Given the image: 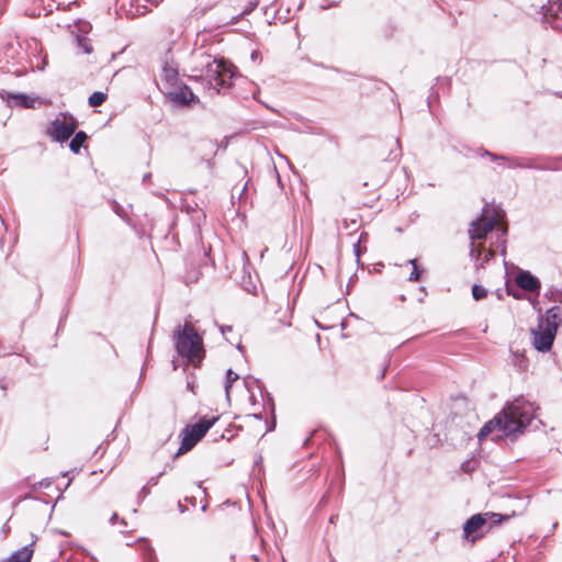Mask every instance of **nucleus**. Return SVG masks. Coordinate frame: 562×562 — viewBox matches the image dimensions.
Masks as SVG:
<instances>
[{
    "instance_id": "9b49d317",
    "label": "nucleus",
    "mask_w": 562,
    "mask_h": 562,
    "mask_svg": "<svg viewBox=\"0 0 562 562\" xmlns=\"http://www.w3.org/2000/svg\"><path fill=\"white\" fill-rule=\"evenodd\" d=\"M485 516L483 513L475 514L465 521L463 526L464 537L471 542H474L482 536L475 533L485 527Z\"/></svg>"
},
{
    "instance_id": "ddd939ff",
    "label": "nucleus",
    "mask_w": 562,
    "mask_h": 562,
    "mask_svg": "<svg viewBox=\"0 0 562 562\" xmlns=\"http://www.w3.org/2000/svg\"><path fill=\"white\" fill-rule=\"evenodd\" d=\"M515 281L520 289L527 292H538L541 288L539 279L529 271H519Z\"/></svg>"
},
{
    "instance_id": "bb28decb",
    "label": "nucleus",
    "mask_w": 562,
    "mask_h": 562,
    "mask_svg": "<svg viewBox=\"0 0 562 562\" xmlns=\"http://www.w3.org/2000/svg\"><path fill=\"white\" fill-rule=\"evenodd\" d=\"M482 247L481 246H475L474 241L471 240V247H470V256L475 259L476 261H479L480 259V256H481V252H482Z\"/></svg>"
},
{
    "instance_id": "f03ea898",
    "label": "nucleus",
    "mask_w": 562,
    "mask_h": 562,
    "mask_svg": "<svg viewBox=\"0 0 562 562\" xmlns=\"http://www.w3.org/2000/svg\"><path fill=\"white\" fill-rule=\"evenodd\" d=\"M535 405L524 398L507 404L506 407L495 415L491 420L486 422L477 434L480 441L488 435L497 430L499 434L497 439L505 437H515L521 434L524 429L535 418Z\"/></svg>"
},
{
    "instance_id": "473e14b6",
    "label": "nucleus",
    "mask_w": 562,
    "mask_h": 562,
    "mask_svg": "<svg viewBox=\"0 0 562 562\" xmlns=\"http://www.w3.org/2000/svg\"><path fill=\"white\" fill-rule=\"evenodd\" d=\"M162 474H164V473L161 472V473H159V475L150 477V479L148 480V482H147V484H146V485H147V486H154V485H157V484H158V479H159V476H161Z\"/></svg>"
},
{
    "instance_id": "c756f323",
    "label": "nucleus",
    "mask_w": 562,
    "mask_h": 562,
    "mask_svg": "<svg viewBox=\"0 0 562 562\" xmlns=\"http://www.w3.org/2000/svg\"><path fill=\"white\" fill-rule=\"evenodd\" d=\"M144 546L146 547L145 552H144V559L147 562H151L155 558L154 549L148 543H145Z\"/></svg>"
},
{
    "instance_id": "412c9836",
    "label": "nucleus",
    "mask_w": 562,
    "mask_h": 562,
    "mask_svg": "<svg viewBox=\"0 0 562 562\" xmlns=\"http://www.w3.org/2000/svg\"><path fill=\"white\" fill-rule=\"evenodd\" d=\"M108 98V94L102 92V91H95L93 92L89 99H88V104L91 106V108H97V106H100L102 105L105 100Z\"/></svg>"
},
{
    "instance_id": "e433bc0d",
    "label": "nucleus",
    "mask_w": 562,
    "mask_h": 562,
    "mask_svg": "<svg viewBox=\"0 0 562 562\" xmlns=\"http://www.w3.org/2000/svg\"><path fill=\"white\" fill-rule=\"evenodd\" d=\"M119 520V515L116 513H113L110 518V524L114 525Z\"/></svg>"
},
{
    "instance_id": "2eb2a0df",
    "label": "nucleus",
    "mask_w": 562,
    "mask_h": 562,
    "mask_svg": "<svg viewBox=\"0 0 562 562\" xmlns=\"http://www.w3.org/2000/svg\"><path fill=\"white\" fill-rule=\"evenodd\" d=\"M8 105L11 108L35 109L36 98H32L24 93H5Z\"/></svg>"
},
{
    "instance_id": "7ed1b4c3",
    "label": "nucleus",
    "mask_w": 562,
    "mask_h": 562,
    "mask_svg": "<svg viewBox=\"0 0 562 562\" xmlns=\"http://www.w3.org/2000/svg\"><path fill=\"white\" fill-rule=\"evenodd\" d=\"M235 75L232 64L207 55L199 78L211 94H226L233 86Z\"/></svg>"
},
{
    "instance_id": "a878e982",
    "label": "nucleus",
    "mask_w": 562,
    "mask_h": 562,
    "mask_svg": "<svg viewBox=\"0 0 562 562\" xmlns=\"http://www.w3.org/2000/svg\"><path fill=\"white\" fill-rule=\"evenodd\" d=\"M532 169L557 171L560 170L561 168L557 165L555 161H549L548 164L544 165L536 164V167H533Z\"/></svg>"
},
{
    "instance_id": "ea45409f",
    "label": "nucleus",
    "mask_w": 562,
    "mask_h": 562,
    "mask_svg": "<svg viewBox=\"0 0 562 562\" xmlns=\"http://www.w3.org/2000/svg\"><path fill=\"white\" fill-rule=\"evenodd\" d=\"M178 507H179L180 513H184L187 509L180 502L178 504Z\"/></svg>"
},
{
    "instance_id": "4468645a",
    "label": "nucleus",
    "mask_w": 562,
    "mask_h": 562,
    "mask_svg": "<svg viewBox=\"0 0 562 562\" xmlns=\"http://www.w3.org/2000/svg\"><path fill=\"white\" fill-rule=\"evenodd\" d=\"M218 417H202L200 420L193 425H187L184 427V431H190L198 440H201L207 430L217 422Z\"/></svg>"
},
{
    "instance_id": "dca6fc26",
    "label": "nucleus",
    "mask_w": 562,
    "mask_h": 562,
    "mask_svg": "<svg viewBox=\"0 0 562 562\" xmlns=\"http://www.w3.org/2000/svg\"><path fill=\"white\" fill-rule=\"evenodd\" d=\"M561 316H562V310L560 306L554 305L550 307L546 315H540L538 318V324L542 325L546 328H550V326H553L555 331L558 330V326L561 323Z\"/></svg>"
},
{
    "instance_id": "4c0bfd02",
    "label": "nucleus",
    "mask_w": 562,
    "mask_h": 562,
    "mask_svg": "<svg viewBox=\"0 0 562 562\" xmlns=\"http://www.w3.org/2000/svg\"><path fill=\"white\" fill-rule=\"evenodd\" d=\"M260 54L258 50H254L250 55L251 60L256 61L259 58Z\"/></svg>"
},
{
    "instance_id": "20e7f679",
    "label": "nucleus",
    "mask_w": 562,
    "mask_h": 562,
    "mask_svg": "<svg viewBox=\"0 0 562 562\" xmlns=\"http://www.w3.org/2000/svg\"><path fill=\"white\" fill-rule=\"evenodd\" d=\"M173 339L178 355L188 363L198 366L202 361L203 339L191 324L186 323L182 329L176 330Z\"/></svg>"
},
{
    "instance_id": "79ce46f5",
    "label": "nucleus",
    "mask_w": 562,
    "mask_h": 562,
    "mask_svg": "<svg viewBox=\"0 0 562 562\" xmlns=\"http://www.w3.org/2000/svg\"><path fill=\"white\" fill-rule=\"evenodd\" d=\"M497 296H498V299H502L503 294H502L501 290L497 291Z\"/></svg>"
},
{
    "instance_id": "f8f14e48",
    "label": "nucleus",
    "mask_w": 562,
    "mask_h": 562,
    "mask_svg": "<svg viewBox=\"0 0 562 562\" xmlns=\"http://www.w3.org/2000/svg\"><path fill=\"white\" fill-rule=\"evenodd\" d=\"M543 16L552 29L562 30V0L552 2Z\"/></svg>"
},
{
    "instance_id": "09e8293b",
    "label": "nucleus",
    "mask_w": 562,
    "mask_h": 562,
    "mask_svg": "<svg viewBox=\"0 0 562 562\" xmlns=\"http://www.w3.org/2000/svg\"><path fill=\"white\" fill-rule=\"evenodd\" d=\"M385 374V369H383L382 373H381V376L380 378H383Z\"/></svg>"
},
{
    "instance_id": "f257e3e1",
    "label": "nucleus",
    "mask_w": 562,
    "mask_h": 562,
    "mask_svg": "<svg viewBox=\"0 0 562 562\" xmlns=\"http://www.w3.org/2000/svg\"><path fill=\"white\" fill-rule=\"evenodd\" d=\"M535 405L524 398L507 404L506 407L495 415L491 420L486 422L477 434L480 441L488 435L497 430L499 434L497 439L505 437H515L521 434L524 429L535 418Z\"/></svg>"
},
{
    "instance_id": "58836bf2",
    "label": "nucleus",
    "mask_w": 562,
    "mask_h": 562,
    "mask_svg": "<svg viewBox=\"0 0 562 562\" xmlns=\"http://www.w3.org/2000/svg\"><path fill=\"white\" fill-rule=\"evenodd\" d=\"M151 179V173H145L144 177H143V182H148L149 180Z\"/></svg>"
},
{
    "instance_id": "423d86ee",
    "label": "nucleus",
    "mask_w": 562,
    "mask_h": 562,
    "mask_svg": "<svg viewBox=\"0 0 562 562\" xmlns=\"http://www.w3.org/2000/svg\"><path fill=\"white\" fill-rule=\"evenodd\" d=\"M160 80L162 83V92L182 83L179 78V65L175 61L170 49H168L162 57Z\"/></svg>"
},
{
    "instance_id": "b1692460",
    "label": "nucleus",
    "mask_w": 562,
    "mask_h": 562,
    "mask_svg": "<svg viewBox=\"0 0 562 562\" xmlns=\"http://www.w3.org/2000/svg\"><path fill=\"white\" fill-rule=\"evenodd\" d=\"M487 290L480 284H474L472 286V296L475 301L485 299L487 296Z\"/></svg>"
},
{
    "instance_id": "7c9ffc66",
    "label": "nucleus",
    "mask_w": 562,
    "mask_h": 562,
    "mask_svg": "<svg viewBox=\"0 0 562 562\" xmlns=\"http://www.w3.org/2000/svg\"><path fill=\"white\" fill-rule=\"evenodd\" d=\"M498 233H499L498 240L504 245L506 243L505 236L507 235V227L506 226L499 227Z\"/></svg>"
},
{
    "instance_id": "a18cd8bd",
    "label": "nucleus",
    "mask_w": 562,
    "mask_h": 562,
    "mask_svg": "<svg viewBox=\"0 0 562 562\" xmlns=\"http://www.w3.org/2000/svg\"><path fill=\"white\" fill-rule=\"evenodd\" d=\"M462 467H463L464 471H468L467 469H469V465H465V463H462Z\"/></svg>"
},
{
    "instance_id": "a19ab883",
    "label": "nucleus",
    "mask_w": 562,
    "mask_h": 562,
    "mask_svg": "<svg viewBox=\"0 0 562 562\" xmlns=\"http://www.w3.org/2000/svg\"><path fill=\"white\" fill-rule=\"evenodd\" d=\"M186 499H187V501H190V504H192V505H194V503H195V499H194V498H188V497H187Z\"/></svg>"
},
{
    "instance_id": "5701e85b",
    "label": "nucleus",
    "mask_w": 562,
    "mask_h": 562,
    "mask_svg": "<svg viewBox=\"0 0 562 562\" xmlns=\"http://www.w3.org/2000/svg\"><path fill=\"white\" fill-rule=\"evenodd\" d=\"M408 265H412L413 269L408 277V281L411 282H417L420 280L422 271L418 268L417 260L416 259H409L407 261Z\"/></svg>"
},
{
    "instance_id": "0eeeda50",
    "label": "nucleus",
    "mask_w": 562,
    "mask_h": 562,
    "mask_svg": "<svg viewBox=\"0 0 562 562\" xmlns=\"http://www.w3.org/2000/svg\"><path fill=\"white\" fill-rule=\"evenodd\" d=\"M77 128V120L72 115L64 114L56 117L47 128L48 135L56 142H64L70 138Z\"/></svg>"
},
{
    "instance_id": "f3484780",
    "label": "nucleus",
    "mask_w": 562,
    "mask_h": 562,
    "mask_svg": "<svg viewBox=\"0 0 562 562\" xmlns=\"http://www.w3.org/2000/svg\"><path fill=\"white\" fill-rule=\"evenodd\" d=\"M32 544H27L13 552L9 558L1 560L0 562H31L33 557Z\"/></svg>"
},
{
    "instance_id": "9d476101",
    "label": "nucleus",
    "mask_w": 562,
    "mask_h": 562,
    "mask_svg": "<svg viewBox=\"0 0 562 562\" xmlns=\"http://www.w3.org/2000/svg\"><path fill=\"white\" fill-rule=\"evenodd\" d=\"M482 155L488 156L492 160H505L508 162L509 168L532 169L533 167H536L535 158H519L514 156L496 155L488 150H483Z\"/></svg>"
},
{
    "instance_id": "aec40b11",
    "label": "nucleus",
    "mask_w": 562,
    "mask_h": 562,
    "mask_svg": "<svg viewBox=\"0 0 562 562\" xmlns=\"http://www.w3.org/2000/svg\"><path fill=\"white\" fill-rule=\"evenodd\" d=\"M88 136L85 132L79 131L75 134L72 139L70 140L69 148L74 154H78L83 145V143L87 140Z\"/></svg>"
},
{
    "instance_id": "6e6552de",
    "label": "nucleus",
    "mask_w": 562,
    "mask_h": 562,
    "mask_svg": "<svg viewBox=\"0 0 562 562\" xmlns=\"http://www.w3.org/2000/svg\"><path fill=\"white\" fill-rule=\"evenodd\" d=\"M555 335L557 333L553 326L546 328L543 324H538L537 328L531 329L532 346L539 352H548L553 346Z\"/></svg>"
},
{
    "instance_id": "3c124183",
    "label": "nucleus",
    "mask_w": 562,
    "mask_h": 562,
    "mask_svg": "<svg viewBox=\"0 0 562 562\" xmlns=\"http://www.w3.org/2000/svg\"><path fill=\"white\" fill-rule=\"evenodd\" d=\"M202 510H203V512H204V510H206V505H203V506H202Z\"/></svg>"
},
{
    "instance_id": "c9c22d12",
    "label": "nucleus",
    "mask_w": 562,
    "mask_h": 562,
    "mask_svg": "<svg viewBox=\"0 0 562 562\" xmlns=\"http://www.w3.org/2000/svg\"><path fill=\"white\" fill-rule=\"evenodd\" d=\"M258 2H259V0H255L254 2H251L250 7L248 9H246L244 12L245 13L251 12L258 5Z\"/></svg>"
},
{
    "instance_id": "de8ad7c7",
    "label": "nucleus",
    "mask_w": 562,
    "mask_h": 562,
    "mask_svg": "<svg viewBox=\"0 0 562 562\" xmlns=\"http://www.w3.org/2000/svg\"><path fill=\"white\" fill-rule=\"evenodd\" d=\"M121 524L123 525V527H126V522L124 519H121Z\"/></svg>"
},
{
    "instance_id": "a211bd4d",
    "label": "nucleus",
    "mask_w": 562,
    "mask_h": 562,
    "mask_svg": "<svg viewBox=\"0 0 562 562\" xmlns=\"http://www.w3.org/2000/svg\"><path fill=\"white\" fill-rule=\"evenodd\" d=\"M483 515H487V516H485V525L490 524V528H491V527L497 526L504 521H508L512 517L515 516V513L513 512L512 514H499V513L486 512V513H483Z\"/></svg>"
},
{
    "instance_id": "c03bdc74",
    "label": "nucleus",
    "mask_w": 562,
    "mask_h": 562,
    "mask_svg": "<svg viewBox=\"0 0 562 562\" xmlns=\"http://www.w3.org/2000/svg\"><path fill=\"white\" fill-rule=\"evenodd\" d=\"M462 467H463L464 471H468L467 469H469V465H465V463H462Z\"/></svg>"
},
{
    "instance_id": "c85d7f7f",
    "label": "nucleus",
    "mask_w": 562,
    "mask_h": 562,
    "mask_svg": "<svg viewBox=\"0 0 562 562\" xmlns=\"http://www.w3.org/2000/svg\"><path fill=\"white\" fill-rule=\"evenodd\" d=\"M395 144L397 146L396 150L391 149L389 156L385 158L386 160H396L401 156V148H400V139H395Z\"/></svg>"
},
{
    "instance_id": "1a4fd4ad",
    "label": "nucleus",
    "mask_w": 562,
    "mask_h": 562,
    "mask_svg": "<svg viewBox=\"0 0 562 562\" xmlns=\"http://www.w3.org/2000/svg\"><path fill=\"white\" fill-rule=\"evenodd\" d=\"M164 93L169 101L178 106H187L192 102H199V98L192 92L191 88L184 83H180Z\"/></svg>"
},
{
    "instance_id": "f704fd0d",
    "label": "nucleus",
    "mask_w": 562,
    "mask_h": 562,
    "mask_svg": "<svg viewBox=\"0 0 562 562\" xmlns=\"http://www.w3.org/2000/svg\"><path fill=\"white\" fill-rule=\"evenodd\" d=\"M494 257V251L490 250L483 260V262L480 263V267L483 268L484 263L487 262L491 258Z\"/></svg>"
},
{
    "instance_id": "49530a36",
    "label": "nucleus",
    "mask_w": 562,
    "mask_h": 562,
    "mask_svg": "<svg viewBox=\"0 0 562 562\" xmlns=\"http://www.w3.org/2000/svg\"><path fill=\"white\" fill-rule=\"evenodd\" d=\"M237 348H238L239 351H243V349H244L240 344L237 346Z\"/></svg>"
},
{
    "instance_id": "37998d69",
    "label": "nucleus",
    "mask_w": 562,
    "mask_h": 562,
    "mask_svg": "<svg viewBox=\"0 0 562 562\" xmlns=\"http://www.w3.org/2000/svg\"><path fill=\"white\" fill-rule=\"evenodd\" d=\"M337 518V516H331L329 521L333 524L335 521V519Z\"/></svg>"
},
{
    "instance_id": "72a5a7b5",
    "label": "nucleus",
    "mask_w": 562,
    "mask_h": 562,
    "mask_svg": "<svg viewBox=\"0 0 562 562\" xmlns=\"http://www.w3.org/2000/svg\"><path fill=\"white\" fill-rule=\"evenodd\" d=\"M218 328L223 335H226L233 330V327L229 325H218Z\"/></svg>"
},
{
    "instance_id": "8fccbe9b",
    "label": "nucleus",
    "mask_w": 562,
    "mask_h": 562,
    "mask_svg": "<svg viewBox=\"0 0 562 562\" xmlns=\"http://www.w3.org/2000/svg\"><path fill=\"white\" fill-rule=\"evenodd\" d=\"M188 387H190L191 390H193V386H192V384H191L190 382L188 383Z\"/></svg>"
},
{
    "instance_id": "4be33fe9",
    "label": "nucleus",
    "mask_w": 562,
    "mask_h": 562,
    "mask_svg": "<svg viewBox=\"0 0 562 562\" xmlns=\"http://www.w3.org/2000/svg\"><path fill=\"white\" fill-rule=\"evenodd\" d=\"M238 374L235 373L232 369H228L226 371V379H225V385H224V389H225V394H226V397L229 400V392H231V389H232V385L235 381L238 380Z\"/></svg>"
},
{
    "instance_id": "cd10ccee",
    "label": "nucleus",
    "mask_w": 562,
    "mask_h": 562,
    "mask_svg": "<svg viewBox=\"0 0 562 562\" xmlns=\"http://www.w3.org/2000/svg\"><path fill=\"white\" fill-rule=\"evenodd\" d=\"M367 234H361L358 241L356 244H353V254L357 258V261L360 260V256H361V252H362V249H361V246H360V243L362 241L363 237L366 236Z\"/></svg>"
},
{
    "instance_id": "6ab92c4d",
    "label": "nucleus",
    "mask_w": 562,
    "mask_h": 562,
    "mask_svg": "<svg viewBox=\"0 0 562 562\" xmlns=\"http://www.w3.org/2000/svg\"><path fill=\"white\" fill-rule=\"evenodd\" d=\"M182 434H183V438H182L181 445H180L179 450L176 453V456L188 452L200 441L190 431H184V429H183Z\"/></svg>"
},
{
    "instance_id": "2f4dec72",
    "label": "nucleus",
    "mask_w": 562,
    "mask_h": 562,
    "mask_svg": "<svg viewBox=\"0 0 562 562\" xmlns=\"http://www.w3.org/2000/svg\"><path fill=\"white\" fill-rule=\"evenodd\" d=\"M149 493H150L149 486H147V485L143 486L138 494L139 499L146 498L149 495Z\"/></svg>"
},
{
    "instance_id": "393cba45",
    "label": "nucleus",
    "mask_w": 562,
    "mask_h": 562,
    "mask_svg": "<svg viewBox=\"0 0 562 562\" xmlns=\"http://www.w3.org/2000/svg\"><path fill=\"white\" fill-rule=\"evenodd\" d=\"M77 43L85 54H90L92 52V45L88 38L78 36Z\"/></svg>"
},
{
    "instance_id": "39448f33",
    "label": "nucleus",
    "mask_w": 562,
    "mask_h": 562,
    "mask_svg": "<svg viewBox=\"0 0 562 562\" xmlns=\"http://www.w3.org/2000/svg\"><path fill=\"white\" fill-rule=\"evenodd\" d=\"M483 214L471 222L469 236L472 241L483 240L486 235L494 229L497 224L498 213L493 210V215H488V205L483 207Z\"/></svg>"
}]
</instances>
